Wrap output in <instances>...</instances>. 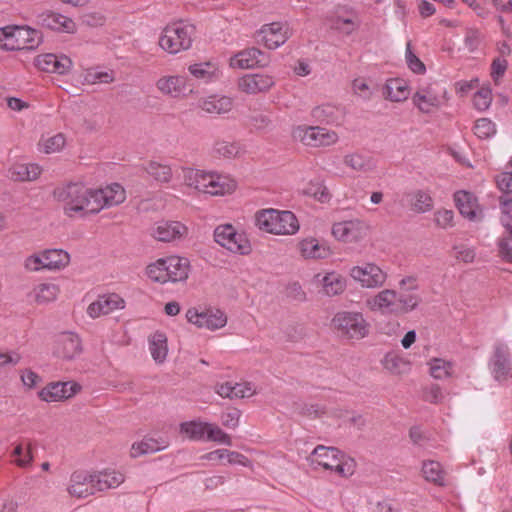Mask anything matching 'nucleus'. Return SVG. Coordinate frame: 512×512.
Wrapping results in <instances>:
<instances>
[{"label":"nucleus","instance_id":"nucleus-1","mask_svg":"<svg viewBox=\"0 0 512 512\" xmlns=\"http://www.w3.org/2000/svg\"><path fill=\"white\" fill-rule=\"evenodd\" d=\"M54 199L69 218H84L95 215L104 208L121 204L125 198L124 188L114 183L105 188L91 189L79 182H70L53 190Z\"/></svg>","mask_w":512,"mask_h":512},{"label":"nucleus","instance_id":"nucleus-2","mask_svg":"<svg viewBox=\"0 0 512 512\" xmlns=\"http://www.w3.org/2000/svg\"><path fill=\"white\" fill-rule=\"evenodd\" d=\"M421 302V297L412 292H397L384 289L366 300V306L382 315H403L415 310Z\"/></svg>","mask_w":512,"mask_h":512},{"label":"nucleus","instance_id":"nucleus-3","mask_svg":"<svg viewBox=\"0 0 512 512\" xmlns=\"http://www.w3.org/2000/svg\"><path fill=\"white\" fill-rule=\"evenodd\" d=\"M190 263L187 258L170 256L158 259L147 267L148 277L158 283L182 282L188 278Z\"/></svg>","mask_w":512,"mask_h":512},{"label":"nucleus","instance_id":"nucleus-4","mask_svg":"<svg viewBox=\"0 0 512 512\" xmlns=\"http://www.w3.org/2000/svg\"><path fill=\"white\" fill-rule=\"evenodd\" d=\"M194 36V25L183 21L174 22L163 29L158 44L166 53L176 55L192 47Z\"/></svg>","mask_w":512,"mask_h":512},{"label":"nucleus","instance_id":"nucleus-5","mask_svg":"<svg viewBox=\"0 0 512 512\" xmlns=\"http://www.w3.org/2000/svg\"><path fill=\"white\" fill-rule=\"evenodd\" d=\"M308 461L312 466H321L326 470L334 471L341 477H348L354 473V461L334 447L318 445L308 457Z\"/></svg>","mask_w":512,"mask_h":512},{"label":"nucleus","instance_id":"nucleus-6","mask_svg":"<svg viewBox=\"0 0 512 512\" xmlns=\"http://www.w3.org/2000/svg\"><path fill=\"white\" fill-rule=\"evenodd\" d=\"M257 227L265 232L277 235H292L299 230V223L291 211L267 209L257 212Z\"/></svg>","mask_w":512,"mask_h":512},{"label":"nucleus","instance_id":"nucleus-7","mask_svg":"<svg viewBox=\"0 0 512 512\" xmlns=\"http://www.w3.org/2000/svg\"><path fill=\"white\" fill-rule=\"evenodd\" d=\"M331 326L342 338L360 340L369 334L370 324L362 312L338 311L331 320Z\"/></svg>","mask_w":512,"mask_h":512},{"label":"nucleus","instance_id":"nucleus-8","mask_svg":"<svg viewBox=\"0 0 512 512\" xmlns=\"http://www.w3.org/2000/svg\"><path fill=\"white\" fill-rule=\"evenodd\" d=\"M489 370L495 381L500 384L512 382V359L507 344L497 342L489 359Z\"/></svg>","mask_w":512,"mask_h":512},{"label":"nucleus","instance_id":"nucleus-9","mask_svg":"<svg viewBox=\"0 0 512 512\" xmlns=\"http://www.w3.org/2000/svg\"><path fill=\"white\" fill-rule=\"evenodd\" d=\"M214 240L232 253L248 255L251 244L243 233H239L230 224L219 225L214 230Z\"/></svg>","mask_w":512,"mask_h":512},{"label":"nucleus","instance_id":"nucleus-10","mask_svg":"<svg viewBox=\"0 0 512 512\" xmlns=\"http://www.w3.org/2000/svg\"><path fill=\"white\" fill-rule=\"evenodd\" d=\"M187 321L198 328H206L214 331L223 328L227 324V315L220 309H206L199 311L197 308H189L186 312Z\"/></svg>","mask_w":512,"mask_h":512},{"label":"nucleus","instance_id":"nucleus-11","mask_svg":"<svg viewBox=\"0 0 512 512\" xmlns=\"http://www.w3.org/2000/svg\"><path fill=\"white\" fill-rule=\"evenodd\" d=\"M350 276L364 288L374 289L382 287L387 274L374 263H365L362 266H354L350 270Z\"/></svg>","mask_w":512,"mask_h":512},{"label":"nucleus","instance_id":"nucleus-12","mask_svg":"<svg viewBox=\"0 0 512 512\" xmlns=\"http://www.w3.org/2000/svg\"><path fill=\"white\" fill-rule=\"evenodd\" d=\"M259 41L268 49H276L283 45L291 36L288 24L272 22L265 24L258 32Z\"/></svg>","mask_w":512,"mask_h":512},{"label":"nucleus","instance_id":"nucleus-13","mask_svg":"<svg viewBox=\"0 0 512 512\" xmlns=\"http://www.w3.org/2000/svg\"><path fill=\"white\" fill-rule=\"evenodd\" d=\"M296 135L308 146H329L338 141V135L335 131L327 130L322 127L298 128Z\"/></svg>","mask_w":512,"mask_h":512},{"label":"nucleus","instance_id":"nucleus-14","mask_svg":"<svg viewBox=\"0 0 512 512\" xmlns=\"http://www.w3.org/2000/svg\"><path fill=\"white\" fill-rule=\"evenodd\" d=\"M81 390V386L73 381L52 382L38 393L41 400L46 402H59L69 399Z\"/></svg>","mask_w":512,"mask_h":512},{"label":"nucleus","instance_id":"nucleus-15","mask_svg":"<svg viewBox=\"0 0 512 512\" xmlns=\"http://www.w3.org/2000/svg\"><path fill=\"white\" fill-rule=\"evenodd\" d=\"M37 23L56 32L73 34L77 30L76 23L72 18L51 10L39 13Z\"/></svg>","mask_w":512,"mask_h":512},{"label":"nucleus","instance_id":"nucleus-16","mask_svg":"<svg viewBox=\"0 0 512 512\" xmlns=\"http://www.w3.org/2000/svg\"><path fill=\"white\" fill-rule=\"evenodd\" d=\"M125 308V300L116 293L99 295L87 308V314L95 319Z\"/></svg>","mask_w":512,"mask_h":512},{"label":"nucleus","instance_id":"nucleus-17","mask_svg":"<svg viewBox=\"0 0 512 512\" xmlns=\"http://www.w3.org/2000/svg\"><path fill=\"white\" fill-rule=\"evenodd\" d=\"M412 101L422 113H430L434 108H438L441 105V91L438 85L429 84L422 86L413 95Z\"/></svg>","mask_w":512,"mask_h":512},{"label":"nucleus","instance_id":"nucleus-18","mask_svg":"<svg viewBox=\"0 0 512 512\" xmlns=\"http://www.w3.org/2000/svg\"><path fill=\"white\" fill-rule=\"evenodd\" d=\"M82 352V343L79 336L73 332H63L56 340L54 353L57 357L72 360Z\"/></svg>","mask_w":512,"mask_h":512},{"label":"nucleus","instance_id":"nucleus-19","mask_svg":"<svg viewBox=\"0 0 512 512\" xmlns=\"http://www.w3.org/2000/svg\"><path fill=\"white\" fill-rule=\"evenodd\" d=\"M366 231V225L359 220L335 223L332 227L334 237L344 242H356L366 235Z\"/></svg>","mask_w":512,"mask_h":512},{"label":"nucleus","instance_id":"nucleus-20","mask_svg":"<svg viewBox=\"0 0 512 512\" xmlns=\"http://www.w3.org/2000/svg\"><path fill=\"white\" fill-rule=\"evenodd\" d=\"M67 491L71 496L76 498H86L95 494L92 473L87 471H75L72 473Z\"/></svg>","mask_w":512,"mask_h":512},{"label":"nucleus","instance_id":"nucleus-21","mask_svg":"<svg viewBox=\"0 0 512 512\" xmlns=\"http://www.w3.org/2000/svg\"><path fill=\"white\" fill-rule=\"evenodd\" d=\"M188 228L179 221H161L156 223L151 235L158 241L170 242L185 237Z\"/></svg>","mask_w":512,"mask_h":512},{"label":"nucleus","instance_id":"nucleus-22","mask_svg":"<svg viewBox=\"0 0 512 512\" xmlns=\"http://www.w3.org/2000/svg\"><path fill=\"white\" fill-rule=\"evenodd\" d=\"M274 84L273 77L265 74H246L238 80V88L247 94L267 92Z\"/></svg>","mask_w":512,"mask_h":512},{"label":"nucleus","instance_id":"nucleus-23","mask_svg":"<svg viewBox=\"0 0 512 512\" xmlns=\"http://www.w3.org/2000/svg\"><path fill=\"white\" fill-rule=\"evenodd\" d=\"M268 59L261 50L257 48H248L237 54L230 59V66L239 69H251L258 66H265Z\"/></svg>","mask_w":512,"mask_h":512},{"label":"nucleus","instance_id":"nucleus-24","mask_svg":"<svg viewBox=\"0 0 512 512\" xmlns=\"http://www.w3.org/2000/svg\"><path fill=\"white\" fill-rule=\"evenodd\" d=\"M35 65L42 71L48 73L65 74L72 67V61L65 55L43 54L37 56Z\"/></svg>","mask_w":512,"mask_h":512},{"label":"nucleus","instance_id":"nucleus-25","mask_svg":"<svg viewBox=\"0 0 512 512\" xmlns=\"http://www.w3.org/2000/svg\"><path fill=\"white\" fill-rule=\"evenodd\" d=\"M155 86L162 95L178 98L186 90V78L180 75H164L156 81Z\"/></svg>","mask_w":512,"mask_h":512},{"label":"nucleus","instance_id":"nucleus-26","mask_svg":"<svg viewBox=\"0 0 512 512\" xmlns=\"http://www.w3.org/2000/svg\"><path fill=\"white\" fill-rule=\"evenodd\" d=\"M455 204L464 217L469 220H478L481 217V209H479L476 197L467 191L461 190L454 194Z\"/></svg>","mask_w":512,"mask_h":512},{"label":"nucleus","instance_id":"nucleus-27","mask_svg":"<svg viewBox=\"0 0 512 512\" xmlns=\"http://www.w3.org/2000/svg\"><path fill=\"white\" fill-rule=\"evenodd\" d=\"M188 71L193 77L204 82H212L222 76L219 64L214 60L191 64Z\"/></svg>","mask_w":512,"mask_h":512},{"label":"nucleus","instance_id":"nucleus-28","mask_svg":"<svg viewBox=\"0 0 512 512\" xmlns=\"http://www.w3.org/2000/svg\"><path fill=\"white\" fill-rule=\"evenodd\" d=\"M344 164L359 173H370L377 167L375 158L366 153L354 152L344 156Z\"/></svg>","mask_w":512,"mask_h":512},{"label":"nucleus","instance_id":"nucleus-29","mask_svg":"<svg viewBox=\"0 0 512 512\" xmlns=\"http://www.w3.org/2000/svg\"><path fill=\"white\" fill-rule=\"evenodd\" d=\"M92 475L94 479L95 493L117 488L125 480V477L121 472L114 470H105L98 473H92Z\"/></svg>","mask_w":512,"mask_h":512},{"label":"nucleus","instance_id":"nucleus-30","mask_svg":"<svg viewBox=\"0 0 512 512\" xmlns=\"http://www.w3.org/2000/svg\"><path fill=\"white\" fill-rule=\"evenodd\" d=\"M212 173L193 168L184 169V180L188 186L194 187L200 192L206 193L211 181Z\"/></svg>","mask_w":512,"mask_h":512},{"label":"nucleus","instance_id":"nucleus-31","mask_svg":"<svg viewBox=\"0 0 512 512\" xmlns=\"http://www.w3.org/2000/svg\"><path fill=\"white\" fill-rule=\"evenodd\" d=\"M311 114L316 121L326 124H339L343 118V110L333 104L317 106Z\"/></svg>","mask_w":512,"mask_h":512},{"label":"nucleus","instance_id":"nucleus-32","mask_svg":"<svg viewBox=\"0 0 512 512\" xmlns=\"http://www.w3.org/2000/svg\"><path fill=\"white\" fill-rule=\"evenodd\" d=\"M168 446V441L159 438L154 439L151 437H145L140 442L134 443L131 447L130 455L133 458H137L144 454L155 453L165 449Z\"/></svg>","mask_w":512,"mask_h":512},{"label":"nucleus","instance_id":"nucleus-33","mask_svg":"<svg viewBox=\"0 0 512 512\" xmlns=\"http://www.w3.org/2000/svg\"><path fill=\"white\" fill-rule=\"evenodd\" d=\"M233 101L227 96H209L204 99L200 107L203 111L210 114H225L232 109Z\"/></svg>","mask_w":512,"mask_h":512},{"label":"nucleus","instance_id":"nucleus-34","mask_svg":"<svg viewBox=\"0 0 512 512\" xmlns=\"http://www.w3.org/2000/svg\"><path fill=\"white\" fill-rule=\"evenodd\" d=\"M42 172L35 163H17L10 168V176L14 181H34Z\"/></svg>","mask_w":512,"mask_h":512},{"label":"nucleus","instance_id":"nucleus-35","mask_svg":"<svg viewBox=\"0 0 512 512\" xmlns=\"http://www.w3.org/2000/svg\"><path fill=\"white\" fill-rule=\"evenodd\" d=\"M299 249L301 255L307 259H324L330 255V249L314 238L302 240Z\"/></svg>","mask_w":512,"mask_h":512},{"label":"nucleus","instance_id":"nucleus-36","mask_svg":"<svg viewBox=\"0 0 512 512\" xmlns=\"http://www.w3.org/2000/svg\"><path fill=\"white\" fill-rule=\"evenodd\" d=\"M19 50H32L41 43V33L29 27H15Z\"/></svg>","mask_w":512,"mask_h":512},{"label":"nucleus","instance_id":"nucleus-37","mask_svg":"<svg viewBox=\"0 0 512 512\" xmlns=\"http://www.w3.org/2000/svg\"><path fill=\"white\" fill-rule=\"evenodd\" d=\"M331 28L343 33L350 35L359 27L358 17L355 13L349 12L345 15L337 14L331 18Z\"/></svg>","mask_w":512,"mask_h":512},{"label":"nucleus","instance_id":"nucleus-38","mask_svg":"<svg viewBox=\"0 0 512 512\" xmlns=\"http://www.w3.org/2000/svg\"><path fill=\"white\" fill-rule=\"evenodd\" d=\"M44 266L47 270H59L68 265L69 254L62 249H49L43 252Z\"/></svg>","mask_w":512,"mask_h":512},{"label":"nucleus","instance_id":"nucleus-39","mask_svg":"<svg viewBox=\"0 0 512 512\" xmlns=\"http://www.w3.org/2000/svg\"><path fill=\"white\" fill-rule=\"evenodd\" d=\"M211 178L212 181L206 192L207 194L213 196L224 195L226 193L234 191L236 188L235 181L230 179L228 176L213 172Z\"/></svg>","mask_w":512,"mask_h":512},{"label":"nucleus","instance_id":"nucleus-40","mask_svg":"<svg viewBox=\"0 0 512 512\" xmlns=\"http://www.w3.org/2000/svg\"><path fill=\"white\" fill-rule=\"evenodd\" d=\"M149 349L153 359L157 363H163L168 352L166 335L162 332H155L149 339Z\"/></svg>","mask_w":512,"mask_h":512},{"label":"nucleus","instance_id":"nucleus-41","mask_svg":"<svg viewBox=\"0 0 512 512\" xmlns=\"http://www.w3.org/2000/svg\"><path fill=\"white\" fill-rule=\"evenodd\" d=\"M324 294L332 297L344 292L346 280L341 275L331 272L327 273L322 279Z\"/></svg>","mask_w":512,"mask_h":512},{"label":"nucleus","instance_id":"nucleus-42","mask_svg":"<svg viewBox=\"0 0 512 512\" xmlns=\"http://www.w3.org/2000/svg\"><path fill=\"white\" fill-rule=\"evenodd\" d=\"M246 124L257 131L266 132L273 129V121L270 113L252 110L246 116Z\"/></svg>","mask_w":512,"mask_h":512},{"label":"nucleus","instance_id":"nucleus-43","mask_svg":"<svg viewBox=\"0 0 512 512\" xmlns=\"http://www.w3.org/2000/svg\"><path fill=\"white\" fill-rule=\"evenodd\" d=\"M145 171L157 182L169 183L172 179V169L167 164L156 161H150L145 167Z\"/></svg>","mask_w":512,"mask_h":512},{"label":"nucleus","instance_id":"nucleus-44","mask_svg":"<svg viewBox=\"0 0 512 512\" xmlns=\"http://www.w3.org/2000/svg\"><path fill=\"white\" fill-rule=\"evenodd\" d=\"M386 91L387 97L391 101L395 102L406 100L409 96V90L406 82L399 78L387 81Z\"/></svg>","mask_w":512,"mask_h":512},{"label":"nucleus","instance_id":"nucleus-45","mask_svg":"<svg viewBox=\"0 0 512 512\" xmlns=\"http://www.w3.org/2000/svg\"><path fill=\"white\" fill-rule=\"evenodd\" d=\"M302 192L304 195L313 197L320 203H327L331 199V194L328 188L321 180L310 181Z\"/></svg>","mask_w":512,"mask_h":512},{"label":"nucleus","instance_id":"nucleus-46","mask_svg":"<svg viewBox=\"0 0 512 512\" xmlns=\"http://www.w3.org/2000/svg\"><path fill=\"white\" fill-rule=\"evenodd\" d=\"M501 223L506 228L507 235L498 243L501 256L509 262H512V222L508 216L501 217Z\"/></svg>","mask_w":512,"mask_h":512},{"label":"nucleus","instance_id":"nucleus-47","mask_svg":"<svg viewBox=\"0 0 512 512\" xmlns=\"http://www.w3.org/2000/svg\"><path fill=\"white\" fill-rule=\"evenodd\" d=\"M207 422L190 421L180 424V432L186 434L190 440L200 441L204 439L207 431Z\"/></svg>","mask_w":512,"mask_h":512},{"label":"nucleus","instance_id":"nucleus-48","mask_svg":"<svg viewBox=\"0 0 512 512\" xmlns=\"http://www.w3.org/2000/svg\"><path fill=\"white\" fill-rule=\"evenodd\" d=\"M66 144V138L64 134L58 133L47 138H41L38 143L39 149L46 153L52 154L61 151Z\"/></svg>","mask_w":512,"mask_h":512},{"label":"nucleus","instance_id":"nucleus-49","mask_svg":"<svg viewBox=\"0 0 512 512\" xmlns=\"http://www.w3.org/2000/svg\"><path fill=\"white\" fill-rule=\"evenodd\" d=\"M411 208L417 213H425L433 208V199L424 190H417L411 195Z\"/></svg>","mask_w":512,"mask_h":512},{"label":"nucleus","instance_id":"nucleus-50","mask_svg":"<svg viewBox=\"0 0 512 512\" xmlns=\"http://www.w3.org/2000/svg\"><path fill=\"white\" fill-rule=\"evenodd\" d=\"M430 374L433 378L443 380L452 375L453 364L440 358H434L429 362Z\"/></svg>","mask_w":512,"mask_h":512},{"label":"nucleus","instance_id":"nucleus-51","mask_svg":"<svg viewBox=\"0 0 512 512\" xmlns=\"http://www.w3.org/2000/svg\"><path fill=\"white\" fill-rule=\"evenodd\" d=\"M422 472L427 481L439 485L443 484L444 475L439 462L433 460L425 461L422 466Z\"/></svg>","mask_w":512,"mask_h":512},{"label":"nucleus","instance_id":"nucleus-52","mask_svg":"<svg viewBox=\"0 0 512 512\" xmlns=\"http://www.w3.org/2000/svg\"><path fill=\"white\" fill-rule=\"evenodd\" d=\"M35 300L39 304L54 301L58 295V287L51 283L39 284L34 289Z\"/></svg>","mask_w":512,"mask_h":512},{"label":"nucleus","instance_id":"nucleus-53","mask_svg":"<svg viewBox=\"0 0 512 512\" xmlns=\"http://www.w3.org/2000/svg\"><path fill=\"white\" fill-rule=\"evenodd\" d=\"M15 36V27L7 26L0 28V49L6 51H18L19 44Z\"/></svg>","mask_w":512,"mask_h":512},{"label":"nucleus","instance_id":"nucleus-54","mask_svg":"<svg viewBox=\"0 0 512 512\" xmlns=\"http://www.w3.org/2000/svg\"><path fill=\"white\" fill-rule=\"evenodd\" d=\"M213 153L218 157L230 159L239 155L240 147L236 143L217 141L213 146Z\"/></svg>","mask_w":512,"mask_h":512},{"label":"nucleus","instance_id":"nucleus-55","mask_svg":"<svg viewBox=\"0 0 512 512\" xmlns=\"http://www.w3.org/2000/svg\"><path fill=\"white\" fill-rule=\"evenodd\" d=\"M496 133L495 124L488 118H480L475 122L474 134L480 139H488Z\"/></svg>","mask_w":512,"mask_h":512},{"label":"nucleus","instance_id":"nucleus-56","mask_svg":"<svg viewBox=\"0 0 512 512\" xmlns=\"http://www.w3.org/2000/svg\"><path fill=\"white\" fill-rule=\"evenodd\" d=\"M206 439L208 441H213L224 445L232 444L231 436L225 433L217 425L211 423L207 424Z\"/></svg>","mask_w":512,"mask_h":512},{"label":"nucleus","instance_id":"nucleus-57","mask_svg":"<svg viewBox=\"0 0 512 512\" xmlns=\"http://www.w3.org/2000/svg\"><path fill=\"white\" fill-rule=\"evenodd\" d=\"M492 102V90L490 87H482L473 96V103L479 111H485Z\"/></svg>","mask_w":512,"mask_h":512},{"label":"nucleus","instance_id":"nucleus-58","mask_svg":"<svg viewBox=\"0 0 512 512\" xmlns=\"http://www.w3.org/2000/svg\"><path fill=\"white\" fill-rule=\"evenodd\" d=\"M13 456L17 457V459L15 461L17 466H19L21 468L28 467L33 461V456H32V452H31V443L30 442L27 443L25 452H24L22 444L16 445V447L14 448V451H13Z\"/></svg>","mask_w":512,"mask_h":512},{"label":"nucleus","instance_id":"nucleus-59","mask_svg":"<svg viewBox=\"0 0 512 512\" xmlns=\"http://www.w3.org/2000/svg\"><path fill=\"white\" fill-rule=\"evenodd\" d=\"M405 58L409 69L416 74H424L426 67L424 63L413 53L411 42L406 45Z\"/></svg>","mask_w":512,"mask_h":512},{"label":"nucleus","instance_id":"nucleus-60","mask_svg":"<svg viewBox=\"0 0 512 512\" xmlns=\"http://www.w3.org/2000/svg\"><path fill=\"white\" fill-rule=\"evenodd\" d=\"M508 68V62L503 57H496L491 63V77L498 84Z\"/></svg>","mask_w":512,"mask_h":512},{"label":"nucleus","instance_id":"nucleus-61","mask_svg":"<svg viewBox=\"0 0 512 512\" xmlns=\"http://www.w3.org/2000/svg\"><path fill=\"white\" fill-rule=\"evenodd\" d=\"M496 182L500 190L506 193L512 192V164L508 165L502 173L497 175Z\"/></svg>","mask_w":512,"mask_h":512},{"label":"nucleus","instance_id":"nucleus-62","mask_svg":"<svg viewBox=\"0 0 512 512\" xmlns=\"http://www.w3.org/2000/svg\"><path fill=\"white\" fill-rule=\"evenodd\" d=\"M423 399L432 404H439L443 401L442 389L437 384H431L424 389Z\"/></svg>","mask_w":512,"mask_h":512},{"label":"nucleus","instance_id":"nucleus-63","mask_svg":"<svg viewBox=\"0 0 512 512\" xmlns=\"http://www.w3.org/2000/svg\"><path fill=\"white\" fill-rule=\"evenodd\" d=\"M241 411L233 408L221 415L222 425L229 429H235L239 425Z\"/></svg>","mask_w":512,"mask_h":512},{"label":"nucleus","instance_id":"nucleus-64","mask_svg":"<svg viewBox=\"0 0 512 512\" xmlns=\"http://www.w3.org/2000/svg\"><path fill=\"white\" fill-rule=\"evenodd\" d=\"M455 251V257L464 263H471L474 261L476 253L475 250L466 245L460 244L453 247Z\"/></svg>","mask_w":512,"mask_h":512}]
</instances>
